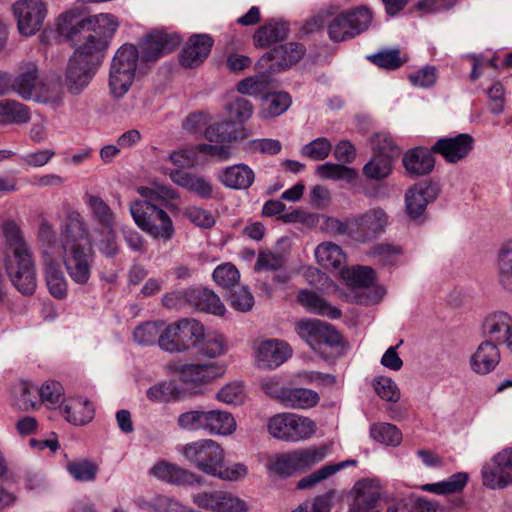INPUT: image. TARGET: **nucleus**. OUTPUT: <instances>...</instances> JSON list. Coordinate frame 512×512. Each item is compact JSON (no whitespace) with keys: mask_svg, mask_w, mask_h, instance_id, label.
Segmentation results:
<instances>
[{"mask_svg":"<svg viewBox=\"0 0 512 512\" xmlns=\"http://www.w3.org/2000/svg\"><path fill=\"white\" fill-rule=\"evenodd\" d=\"M119 25L118 19L108 13L83 17L76 11H68L60 15L57 31L74 47L65 73V85L70 93L78 95L90 84Z\"/></svg>","mask_w":512,"mask_h":512,"instance_id":"1","label":"nucleus"},{"mask_svg":"<svg viewBox=\"0 0 512 512\" xmlns=\"http://www.w3.org/2000/svg\"><path fill=\"white\" fill-rule=\"evenodd\" d=\"M3 234L7 245L3 266L11 284L23 296H32L37 288L36 265L32 250L15 222H6Z\"/></svg>","mask_w":512,"mask_h":512,"instance_id":"2","label":"nucleus"},{"mask_svg":"<svg viewBox=\"0 0 512 512\" xmlns=\"http://www.w3.org/2000/svg\"><path fill=\"white\" fill-rule=\"evenodd\" d=\"M181 453L196 468L208 475L225 480H236L247 474L243 464H236L233 468L222 471L225 453L223 448L212 439H200L184 445Z\"/></svg>","mask_w":512,"mask_h":512,"instance_id":"3","label":"nucleus"},{"mask_svg":"<svg viewBox=\"0 0 512 512\" xmlns=\"http://www.w3.org/2000/svg\"><path fill=\"white\" fill-rule=\"evenodd\" d=\"M130 213L136 225L155 239L169 241L175 233L173 221L166 211L154 203L134 201Z\"/></svg>","mask_w":512,"mask_h":512,"instance_id":"4","label":"nucleus"},{"mask_svg":"<svg viewBox=\"0 0 512 512\" xmlns=\"http://www.w3.org/2000/svg\"><path fill=\"white\" fill-rule=\"evenodd\" d=\"M203 336V324L194 318H182L166 324L160 336V348L169 353H183Z\"/></svg>","mask_w":512,"mask_h":512,"instance_id":"5","label":"nucleus"},{"mask_svg":"<svg viewBox=\"0 0 512 512\" xmlns=\"http://www.w3.org/2000/svg\"><path fill=\"white\" fill-rule=\"evenodd\" d=\"M268 431L274 438L298 442L314 435L316 424L308 417L294 413H280L269 419Z\"/></svg>","mask_w":512,"mask_h":512,"instance_id":"6","label":"nucleus"},{"mask_svg":"<svg viewBox=\"0 0 512 512\" xmlns=\"http://www.w3.org/2000/svg\"><path fill=\"white\" fill-rule=\"evenodd\" d=\"M326 456L325 447L296 449L276 455L269 461V468L281 477H289L296 472L311 468Z\"/></svg>","mask_w":512,"mask_h":512,"instance_id":"7","label":"nucleus"},{"mask_svg":"<svg viewBox=\"0 0 512 512\" xmlns=\"http://www.w3.org/2000/svg\"><path fill=\"white\" fill-rule=\"evenodd\" d=\"M12 13L21 35L31 36L38 32L47 15V5L42 0H17L12 5Z\"/></svg>","mask_w":512,"mask_h":512,"instance_id":"8","label":"nucleus"},{"mask_svg":"<svg viewBox=\"0 0 512 512\" xmlns=\"http://www.w3.org/2000/svg\"><path fill=\"white\" fill-rule=\"evenodd\" d=\"M295 329L297 334L314 350H317L321 344L329 347L343 345L340 333L332 325L321 320H301L297 322Z\"/></svg>","mask_w":512,"mask_h":512,"instance_id":"9","label":"nucleus"},{"mask_svg":"<svg viewBox=\"0 0 512 512\" xmlns=\"http://www.w3.org/2000/svg\"><path fill=\"white\" fill-rule=\"evenodd\" d=\"M483 485L489 489H503L512 483V448L503 449L481 470Z\"/></svg>","mask_w":512,"mask_h":512,"instance_id":"10","label":"nucleus"},{"mask_svg":"<svg viewBox=\"0 0 512 512\" xmlns=\"http://www.w3.org/2000/svg\"><path fill=\"white\" fill-rule=\"evenodd\" d=\"M305 53V48L297 42H289L273 48L257 62V69H266L269 73L283 71L297 63Z\"/></svg>","mask_w":512,"mask_h":512,"instance_id":"11","label":"nucleus"},{"mask_svg":"<svg viewBox=\"0 0 512 512\" xmlns=\"http://www.w3.org/2000/svg\"><path fill=\"white\" fill-rule=\"evenodd\" d=\"M192 502L201 509L212 512H247V503L229 492L201 491L192 495Z\"/></svg>","mask_w":512,"mask_h":512,"instance_id":"12","label":"nucleus"},{"mask_svg":"<svg viewBox=\"0 0 512 512\" xmlns=\"http://www.w3.org/2000/svg\"><path fill=\"white\" fill-rule=\"evenodd\" d=\"M388 223L384 210L370 209L364 214L351 218V238L366 243L380 235Z\"/></svg>","mask_w":512,"mask_h":512,"instance_id":"13","label":"nucleus"},{"mask_svg":"<svg viewBox=\"0 0 512 512\" xmlns=\"http://www.w3.org/2000/svg\"><path fill=\"white\" fill-rule=\"evenodd\" d=\"M343 278L357 290H364V293H357L356 302L369 305L381 300L383 293L381 289H371L375 282V272L368 266H354L342 271Z\"/></svg>","mask_w":512,"mask_h":512,"instance_id":"14","label":"nucleus"},{"mask_svg":"<svg viewBox=\"0 0 512 512\" xmlns=\"http://www.w3.org/2000/svg\"><path fill=\"white\" fill-rule=\"evenodd\" d=\"M181 41L180 36L175 33L153 31L140 43L141 60L145 62L157 61L160 57L179 47Z\"/></svg>","mask_w":512,"mask_h":512,"instance_id":"15","label":"nucleus"},{"mask_svg":"<svg viewBox=\"0 0 512 512\" xmlns=\"http://www.w3.org/2000/svg\"><path fill=\"white\" fill-rule=\"evenodd\" d=\"M70 278L78 284H86L91 275L92 255L81 243H74L65 249L63 258Z\"/></svg>","mask_w":512,"mask_h":512,"instance_id":"16","label":"nucleus"},{"mask_svg":"<svg viewBox=\"0 0 512 512\" xmlns=\"http://www.w3.org/2000/svg\"><path fill=\"white\" fill-rule=\"evenodd\" d=\"M438 193V186L427 181L409 188L405 194L407 215L413 220L418 219L425 212L427 205L437 198Z\"/></svg>","mask_w":512,"mask_h":512,"instance_id":"17","label":"nucleus"},{"mask_svg":"<svg viewBox=\"0 0 512 512\" xmlns=\"http://www.w3.org/2000/svg\"><path fill=\"white\" fill-rule=\"evenodd\" d=\"M473 144V137L463 133L455 137L438 139L431 147V151L440 154L449 163H457L470 153Z\"/></svg>","mask_w":512,"mask_h":512,"instance_id":"18","label":"nucleus"},{"mask_svg":"<svg viewBox=\"0 0 512 512\" xmlns=\"http://www.w3.org/2000/svg\"><path fill=\"white\" fill-rule=\"evenodd\" d=\"M352 492L353 501L349 506V512H380V487L373 481H358Z\"/></svg>","mask_w":512,"mask_h":512,"instance_id":"19","label":"nucleus"},{"mask_svg":"<svg viewBox=\"0 0 512 512\" xmlns=\"http://www.w3.org/2000/svg\"><path fill=\"white\" fill-rule=\"evenodd\" d=\"M213 44L214 40L209 34H193L181 52V65L186 68L197 67L208 57Z\"/></svg>","mask_w":512,"mask_h":512,"instance_id":"20","label":"nucleus"},{"mask_svg":"<svg viewBox=\"0 0 512 512\" xmlns=\"http://www.w3.org/2000/svg\"><path fill=\"white\" fill-rule=\"evenodd\" d=\"M291 350L283 341H262L256 350V363L259 368L273 369L283 364L290 356Z\"/></svg>","mask_w":512,"mask_h":512,"instance_id":"21","label":"nucleus"},{"mask_svg":"<svg viewBox=\"0 0 512 512\" xmlns=\"http://www.w3.org/2000/svg\"><path fill=\"white\" fill-rule=\"evenodd\" d=\"M150 474L162 481L175 485L202 483L201 476L166 461L156 463L150 469Z\"/></svg>","mask_w":512,"mask_h":512,"instance_id":"22","label":"nucleus"},{"mask_svg":"<svg viewBox=\"0 0 512 512\" xmlns=\"http://www.w3.org/2000/svg\"><path fill=\"white\" fill-rule=\"evenodd\" d=\"M500 351L498 345L484 340L477 347L470 357L471 370L479 375H486L492 372L500 362Z\"/></svg>","mask_w":512,"mask_h":512,"instance_id":"23","label":"nucleus"},{"mask_svg":"<svg viewBox=\"0 0 512 512\" xmlns=\"http://www.w3.org/2000/svg\"><path fill=\"white\" fill-rule=\"evenodd\" d=\"M182 382L191 385H200L212 382L221 377L225 368L217 363L186 364L179 370Z\"/></svg>","mask_w":512,"mask_h":512,"instance_id":"24","label":"nucleus"},{"mask_svg":"<svg viewBox=\"0 0 512 512\" xmlns=\"http://www.w3.org/2000/svg\"><path fill=\"white\" fill-rule=\"evenodd\" d=\"M42 84L36 64L27 63L19 68L18 75L12 82L11 87L22 99L29 100L36 95V90Z\"/></svg>","mask_w":512,"mask_h":512,"instance_id":"25","label":"nucleus"},{"mask_svg":"<svg viewBox=\"0 0 512 512\" xmlns=\"http://www.w3.org/2000/svg\"><path fill=\"white\" fill-rule=\"evenodd\" d=\"M169 176L173 183L196 194L202 199L212 197L213 186L209 180L202 176L183 170H173L170 172Z\"/></svg>","mask_w":512,"mask_h":512,"instance_id":"26","label":"nucleus"},{"mask_svg":"<svg viewBox=\"0 0 512 512\" xmlns=\"http://www.w3.org/2000/svg\"><path fill=\"white\" fill-rule=\"evenodd\" d=\"M289 33V24L283 20L270 19L260 26L253 35L256 47L266 48L283 41Z\"/></svg>","mask_w":512,"mask_h":512,"instance_id":"27","label":"nucleus"},{"mask_svg":"<svg viewBox=\"0 0 512 512\" xmlns=\"http://www.w3.org/2000/svg\"><path fill=\"white\" fill-rule=\"evenodd\" d=\"M218 180L225 186L236 190H246L255 180L254 171L246 164L228 166L221 171Z\"/></svg>","mask_w":512,"mask_h":512,"instance_id":"28","label":"nucleus"},{"mask_svg":"<svg viewBox=\"0 0 512 512\" xmlns=\"http://www.w3.org/2000/svg\"><path fill=\"white\" fill-rule=\"evenodd\" d=\"M511 327V316L506 312L496 311L486 316L482 325V331L487 341L498 345L505 339Z\"/></svg>","mask_w":512,"mask_h":512,"instance_id":"29","label":"nucleus"},{"mask_svg":"<svg viewBox=\"0 0 512 512\" xmlns=\"http://www.w3.org/2000/svg\"><path fill=\"white\" fill-rule=\"evenodd\" d=\"M320 398L316 391L302 387H285L280 402L292 409H308L316 406Z\"/></svg>","mask_w":512,"mask_h":512,"instance_id":"30","label":"nucleus"},{"mask_svg":"<svg viewBox=\"0 0 512 512\" xmlns=\"http://www.w3.org/2000/svg\"><path fill=\"white\" fill-rule=\"evenodd\" d=\"M205 138L210 142L225 143L242 140L248 136L246 129L232 121H221L206 127Z\"/></svg>","mask_w":512,"mask_h":512,"instance_id":"31","label":"nucleus"},{"mask_svg":"<svg viewBox=\"0 0 512 512\" xmlns=\"http://www.w3.org/2000/svg\"><path fill=\"white\" fill-rule=\"evenodd\" d=\"M85 202L90 210L93 220L105 231H111L116 226V213L100 196L87 194Z\"/></svg>","mask_w":512,"mask_h":512,"instance_id":"32","label":"nucleus"},{"mask_svg":"<svg viewBox=\"0 0 512 512\" xmlns=\"http://www.w3.org/2000/svg\"><path fill=\"white\" fill-rule=\"evenodd\" d=\"M403 165L406 171L412 176L429 174L435 165L432 151L424 148L409 150L403 157Z\"/></svg>","mask_w":512,"mask_h":512,"instance_id":"33","label":"nucleus"},{"mask_svg":"<svg viewBox=\"0 0 512 512\" xmlns=\"http://www.w3.org/2000/svg\"><path fill=\"white\" fill-rule=\"evenodd\" d=\"M190 307L217 316L224 315L226 310L218 295L206 288H191Z\"/></svg>","mask_w":512,"mask_h":512,"instance_id":"34","label":"nucleus"},{"mask_svg":"<svg viewBox=\"0 0 512 512\" xmlns=\"http://www.w3.org/2000/svg\"><path fill=\"white\" fill-rule=\"evenodd\" d=\"M62 237L65 249L71 247L74 243L88 241L89 231L86 227L85 220L78 211H70L65 220L62 230Z\"/></svg>","mask_w":512,"mask_h":512,"instance_id":"35","label":"nucleus"},{"mask_svg":"<svg viewBox=\"0 0 512 512\" xmlns=\"http://www.w3.org/2000/svg\"><path fill=\"white\" fill-rule=\"evenodd\" d=\"M315 257L320 266L328 270H341L345 267L346 255L342 248L332 242H323L315 249Z\"/></svg>","mask_w":512,"mask_h":512,"instance_id":"36","label":"nucleus"},{"mask_svg":"<svg viewBox=\"0 0 512 512\" xmlns=\"http://www.w3.org/2000/svg\"><path fill=\"white\" fill-rule=\"evenodd\" d=\"M297 298L299 303L311 313L326 316L331 319H338L342 315L340 309L332 306L328 301L315 292L303 290L299 292Z\"/></svg>","mask_w":512,"mask_h":512,"instance_id":"37","label":"nucleus"},{"mask_svg":"<svg viewBox=\"0 0 512 512\" xmlns=\"http://www.w3.org/2000/svg\"><path fill=\"white\" fill-rule=\"evenodd\" d=\"M31 119L27 105L13 99L0 100V124H25Z\"/></svg>","mask_w":512,"mask_h":512,"instance_id":"38","label":"nucleus"},{"mask_svg":"<svg viewBox=\"0 0 512 512\" xmlns=\"http://www.w3.org/2000/svg\"><path fill=\"white\" fill-rule=\"evenodd\" d=\"M66 420L74 425H85L94 417L92 404L83 398L70 399L63 407Z\"/></svg>","mask_w":512,"mask_h":512,"instance_id":"39","label":"nucleus"},{"mask_svg":"<svg viewBox=\"0 0 512 512\" xmlns=\"http://www.w3.org/2000/svg\"><path fill=\"white\" fill-rule=\"evenodd\" d=\"M236 430V421L231 413L223 410L206 411V431L215 435H231Z\"/></svg>","mask_w":512,"mask_h":512,"instance_id":"40","label":"nucleus"},{"mask_svg":"<svg viewBox=\"0 0 512 512\" xmlns=\"http://www.w3.org/2000/svg\"><path fill=\"white\" fill-rule=\"evenodd\" d=\"M194 348L197 349L201 356L208 358H216L223 355L227 350V344L222 334L217 332H205L203 326V336L195 343Z\"/></svg>","mask_w":512,"mask_h":512,"instance_id":"41","label":"nucleus"},{"mask_svg":"<svg viewBox=\"0 0 512 512\" xmlns=\"http://www.w3.org/2000/svg\"><path fill=\"white\" fill-rule=\"evenodd\" d=\"M497 260L498 281L504 289L512 291V239L502 244Z\"/></svg>","mask_w":512,"mask_h":512,"instance_id":"42","label":"nucleus"},{"mask_svg":"<svg viewBox=\"0 0 512 512\" xmlns=\"http://www.w3.org/2000/svg\"><path fill=\"white\" fill-rule=\"evenodd\" d=\"M140 58L137 47L130 43L120 46L111 61L110 67L136 74L137 63Z\"/></svg>","mask_w":512,"mask_h":512,"instance_id":"43","label":"nucleus"},{"mask_svg":"<svg viewBox=\"0 0 512 512\" xmlns=\"http://www.w3.org/2000/svg\"><path fill=\"white\" fill-rule=\"evenodd\" d=\"M316 171L321 178L328 180L354 183L358 178V172L356 169L347 167L343 164L327 162L319 165Z\"/></svg>","mask_w":512,"mask_h":512,"instance_id":"44","label":"nucleus"},{"mask_svg":"<svg viewBox=\"0 0 512 512\" xmlns=\"http://www.w3.org/2000/svg\"><path fill=\"white\" fill-rule=\"evenodd\" d=\"M46 285L50 294L58 299L67 295V281L61 269L60 263L44 267Z\"/></svg>","mask_w":512,"mask_h":512,"instance_id":"45","label":"nucleus"},{"mask_svg":"<svg viewBox=\"0 0 512 512\" xmlns=\"http://www.w3.org/2000/svg\"><path fill=\"white\" fill-rule=\"evenodd\" d=\"M164 321L145 322L134 329V340L143 346L153 345L156 342L160 346V336L163 334Z\"/></svg>","mask_w":512,"mask_h":512,"instance_id":"46","label":"nucleus"},{"mask_svg":"<svg viewBox=\"0 0 512 512\" xmlns=\"http://www.w3.org/2000/svg\"><path fill=\"white\" fill-rule=\"evenodd\" d=\"M135 74L110 67L108 86L114 98H122L131 88Z\"/></svg>","mask_w":512,"mask_h":512,"instance_id":"47","label":"nucleus"},{"mask_svg":"<svg viewBox=\"0 0 512 512\" xmlns=\"http://www.w3.org/2000/svg\"><path fill=\"white\" fill-rule=\"evenodd\" d=\"M135 74L110 67L108 86L114 98H122L131 88Z\"/></svg>","mask_w":512,"mask_h":512,"instance_id":"48","label":"nucleus"},{"mask_svg":"<svg viewBox=\"0 0 512 512\" xmlns=\"http://www.w3.org/2000/svg\"><path fill=\"white\" fill-rule=\"evenodd\" d=\"M392 160L389 156L374 154L371 160L364 165L363 174L369 180H383L392 172Z\"/></svg>","mask_w":512,"mask_h":512,"instance_id":"49","label":"nucleus"},{"mask_svg":"<svg viewBox=\"0 0 512 512\" xmlns=\"http://www.w3.org/2000/svg\"><path fill=\"white\" fill-rule=\"evenodd\" d=\"M291 105V97L286 92H279L264 98L260 115L263 119L283 114Z\"/></svg>","mask_w":512,"mask_h":512,"instance_id":"50","label":"nucleus"},{"mask_svg":"<svg viewBox=\"0 0 512 512\" xmlns=\"http://www.w3.org/2000/svg\"><path fill=\"white\" fill-rule=\"evenodd\" d=\"M137 191L144 198L142 201H147L156 205L167 203L178 198L177 191L166 185L155 184L150 187L142 186L139 187Z\"/></svg>","mask_w":512,"mask_h":512,"instance_id":"51","label":"nucleus"},{"mask_svg":"<svg viewBox=\"0 0 512 512\" xmlns=\"http://www.w3.org/2000/svg\"><path fill=\"white\" fill-rule=\"evenodd\" d=\"M16 404L22 411L39 408L38 387L29 381H21L16 390Z\"/></svg>","mask_w":512,"mask_h":512,"instance_id":"52","label":"nucleus"},{"mask_svg":"<svg viewBox=\"0 0 512 512\" xmlns=\"http://www.w3.org/2000/svg\"><path fill=\"white\" fill-rule=\"evenodd\" d=\"M181 391L173 381H164L150 387L147 392V398L153 402H170L178 400Z\"/></svg>","mask_w":512,"mask_h":512,"instance_id":"53","label":"nucleus"},{"mask_svg":"<svg viewBox=\"0 0 512 512\" xmlns=\"http://www.w3.org/2000/svg\"><path fill=\"white\" fill-rule=\"evenodd\" d=\"M468 481V475L464 472H458L450 476L447 480L427 484L424 489L436 494H451L461 491Z\"/></svg>","mask_w":512,"mask_h":512,"instance_id":"54","label":"nucleus"},{"mask_svg":"<svg viewBox=\"0 0 512 512\" xmlns=\"http://www.w3.org/2000/svg\"><path fill=\"white\" fill-rule=\"evenodd\" d=\"M327 32L333 42H342L354 38L351 26L344 12L335 15L327 23Z\"/></svg>","mask_w":512,"mask_h":512,"instance_id":"55","label":"nucleus"},{"mask_svg":"<svg viewBox=\"0 0 512 512\" xmlns=\"http://www.w3.org/2000/svg\"><path fill=\"white\" fill-rule=\"evenodd\" d=\"M370 435L377 442L391 446L399 445L402 440L401 431L390 423L374 424L370 429Z\"/></svg>","mask_w":512,"mask_h":512,"instance_id":"56","label":"nucleus"},{"mask_svg":"<svg viewBox=\"0 0 512 512\" xmlns=\"http://www.w3.org/2000/svg\"><path fill=\"white\" fill-rule=\"evenodd\" d=\"M344 14L349 21L354 37L367 30L373 18L371 10L365 6L353 8Z\"/></svg>","mask_w":512,"mask_h":512,"instance_id":"57","label":"nucleus"},{"mask_svg":"<svg viewBox=\"0 0 512 512\" xmlns=\"http://www.w3.org/2000/svg\"><path fill=\"white\" fill-rule=\"evenodd\" d=\"M260 74L247 77L237 84V91L241 94L258 95L265 92L269 86V75L266 69H259Z\"/></svg>","mask_w":512,"mask_h":512,"instance_id":"58","label":"nucleus"},{"mask_svg":"<svg viewBox=\"0 0 512 512\" xmlns=\"http://www.w3.org/2000/svg\"><path fill=\"white\" fill-rule=\"evenodd\" d=\"M214 281L224 289L232 291L239 283L240 273L235 265L224 263L217 266L213 272Z\"/></svg>","mask_w":512,"mask_h":512,"instance_id":"59","label":"nucleus"},{"mask_svg":"<svg viewBox=\"0 0 512 512\" xmlns=\"http://www.w3.org/2000/svg\"><path fill=\"white\" fill-rule=\"evenodd\" d=\"M225 109L229 120L236 124H242L247 121L253 113V105L244 97H236L226 104Z\"/></svg>","mask_w":512,"mask_h":512,"instance_id":"60","label":"nucleus"},{"mask_svg":"<svg viewBox=\"0 0 512 512\" xmlns=\"http://www.w3.org/2000/svg\"><path fill=\"white\" fill-rule=\"evenodd\" d=\"M66 469L79 482L93 481L98 472V466L87 459L69 462Z\"/></svg>","mask_w":512,"mask_h":512,"instance_id":"61","label":"nucleus"},{"mask_svg":"<svg viewBox=\"0 0 512 512\" xmlns=\"http://www.w3.org/2000/svg\"><path fill=\"white\" fill-rule=\"evenodd\" d=\"M177 425L187 431H206V411L190 410L181 413L177 418Z\"/></svg>","mask_w":512,"mask_h":512,"instance_id":"62","label":"nucleus"},{"mask_svg":"<svg viewBox=\"0 0 512 512\" xmlns=\"http://www.w3.org/2000/svg\"><path fill=\"white\" fill-rule=\"evenodd\" d=\"M64 396L62 385L57 381H46L38 388L39 406L45 404L52 407L58 404Z\"/></svg>","mask_w":512,"mask_h":512,"instance_id":"63","label":"nucleus"},{"mask_svg":"<svg viewBox=\"0 0 512 512\" xmlns=\"http://www.w3.org/2000/svg\"><path fill=\"white\" fill-rule=\"evenodd\" d=\"M402 250L399 246L380 243L370 248L369 255L382 265H392L396 262Z\"/></svg>","mask_w":512,"mask_h":512,"instance_id":"64","label":"nucleus"}]
</instances>
